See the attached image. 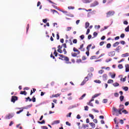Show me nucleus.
Wrapping results in <instances>:
<instances>
[{"label":"nucleus","mask_w":129,"mask_h":129,"mask_svg":"<svg viewBox=\"0 0 129 129\" xmlns=\"http://www.w3.org/2000/svg\"><path fill=\"white\" fill-rule=\"evenodd\" d=\"M120 108L117 110V109L114 107L112 108L113 111L114 112L118 113L119 114H122L121 111H122V109H124V106L123 105H120L119 106Z\"/></svg>","instance_id":"1"},{"label":"nucleus","mask_w":129,"mask_h":129,"mask_svg":"<svg viewBox=\"0 0 129 129\" xmlns=\"http://www.w3.org/2000/svg\"><path fill=\"white\" fill-rule=\"evenodd\" d=\"M61 58H62L61 60L66 61L67 64H71V62L69 61V57L63 55V56L61 57Z\"/></svg>","instance_id":"2"},{"label":"nucleus","mask_w":129,"mask_h":129,"mask_svg":"<svg viewBox=\"0 0 129 129\" xmlns=\"http://www.w3.org/2000/svg\"><path fill=\"white\" fill-rule=\"evenodd\" d=\"M98 5H99V3L98 1H96L90 4V8H95V7L98 6Z\"/></svg>","instance_id":"3"},{"label":"nucleus","mask_w":129,"mask_h":129,"mask_svg":"<svg viewBox=\"0 0 129 129\" xmlns=\"http://www.w3.org/2000/svg\"><path fill=\"white\" fill-rule=\"evenodd\" d=\"M114 15V11H109L106 13V17L109 18V17H112Z\"/></svg>","instance_id":"4"},{"label":"nucleus","mask_w":129,"mask_h":129,"mask_svg":"<svg viewBox=\"0 0 129 129\" xmlns=\"http://www.w3.org/2000/svg\"><path fill=\"white\" fill-rule=\"evenodd\" d=\"M92 46V44H89L87 46V51L86 52V55L88 56V57L89 56V51L90 50V47H91Z\"/></svg>","instance_id":"5"},{"label":"nucleus","mask_w":129,"mask_h":129,"mask_svg":"<svg viewBox=\"0 0 129 129\" xmlns=\"http://www.w3.org/2000/svg\"><path fill=\"white\" fill-rule=\"evenodd\" d=\"M18 97L16 96H13L11 98V102H13V103H15L17 100H18Z\"/></svg>","instance_id":"6"},{"label":"nucleus","mask_w":129,"mask_h":129,"mask_svg":"<svg viewBox=\"0 0 129 129\" xmlns=\"http://www.w3.org/2000/svg\"><path fill=\"white\" fill-rule=\"evenodd\" d=\"M115 55V52L114 51H111L108 53V56H109V57H113V56H114Z\"/></svg>","instance_id":"7"},{"label":"nucleus","mask_w":129,"mask_h":129,"mask_svg":"<svg viewBox=\"0 0 129 129\" xmlns=\"http://www.w3.org/2000/svg\"><path fill=\"white\" fill-rule=\"evenodd\" d=\"M121 49V46H118L115 49V51L116 52H117V53H119V51Z\"/></svg>","instance_id":"8"},{"label":"nucleus","mask_w":129,"mask_h":129,"mask_svg":"<svg viewBox=\"0 0 129 129\" xmlns=\"http://www.w3.org/2000/svg\"><path fill=\"white\" fill-rule=\"evenodd\" d=\"M73 51L74 52H76L77 54H80V51L77 49V48H76V47H74Z\"/></svg>","instance_id":"9"},{"label":"nucleus","mask_w":129,"mask_h":129,"mask_svg":"<svg viewBox=\"0 0 129 129\" xmlns=\"http://www.w3.org/2000/svg\"><path fill=\"white\" fill-rule=\"evenodd\" d=\"M13 116H14V115L9 114L7 116L6 118L7 119H10L11 118H12V117H13Z\"/></svg>","instance_id":"10"},{"label":"nucleus","mask_w":129,"mask_h":129,"mask_svg":"<svg viewBox=\"0 0 129 129\" xmlns=\"http://www.w3.org/2000/svg\"><path fill=\"white\" fill-rule=\"evenodd\" d=\"M82 2H83L84 4H88V3L91 2V0H82Z\"/></svg>","instance_id":"11"},{"label":"nucleus","mask_w":129,"mask_h":129,"mask_svg":"<svg viewBox=\"0 0 129 129\" xmlns=\"http://www.w3.org/2000/svg\"><path fill=\"white\" fill-rule=\"evenodd\" d=\"M118 45H119V42H116L113 44V47H117V46H118Z\"/></svg>","instance_id":"12"},{"label":"nucleus","mask_w":129,"mask_h":129,"mask_svg":"<svg viewBox=\"0 0 129 129\" xmlns=\"http://www.w3.org/2000/svg\"><path fill=\"white\" fill-rule=\"evenodd\" d=\"M87 104L88 105H89L90 106H92V107H93V103H92V102H91V101L87 103Z\"/></svg>","instance_id":"13"},{"label":"nucleus","mask_w":129,"mask_h":129,"mask_svg":"<svg viewBox=\"0 0 129 129\" xmlns=\"http://www.w3.org/2000/svg\"><path fill=\"white\" fill-rule=\"evenodd\" d=\"M85 96H86V94H84L80 98H79V100H82Z\"/></svg>","instance_id":"14"},{"label":"nucleus","mask_w":129,"mask_h":129,"mask_svg":"<svg viewBox=\"0 0 129 129\" xmlns=\"http://www.w3.org/2000/svg\"><path fill=\"white\" fill-rule=\"evenodd\" d=\"M84 46V44H82V45H80V48H79V50H82V51H84L85 49L83 48V46Z\"/></svg>","instance_id":"15"},{"label":"nucleus","mask_w":129,"mask_h":129,"mask_svg":"<svg viewBox=\"0 0 129 129\" xmlns=\"http://www.w3.org/2000/svg\"><path fill=\"white\" fill-rule=\"evenodd\" d=\"M90 125H91V126H92V127H93V128H94V127H95V124L93 122H90L89 123Z\"/></svg>","instance_id":"16"},{"label":"nucleus","mask_w":129,"mask_h":129,"mask_svg":"<svg viewBox=\"0 0 129 129\" xmlns=\"http://www.w3.org/2000/svg\"><path fill=\"white\" fill-rule=\"evenodd\" d=\"M78 55H79V54H77V53H75V52L72 53V56L73 57H77Z\"/></svg>","instance_id":"17"},{"label":"nucleus","mask_w":129,"mask_h":129,"mask_svg":"<svg viewBox=\"0 0 129 129\" xmlns=\"http://www.w3.org/2000/svg\"><path fill=\"white\" fill-rule=\"evenodd\" d=\"M103 79L104 80H106L107 79V75L104 74L103 75Z\"/></svg>","instance_id":"18"},{"label":"nucleus","mask_w":129,"mask_h":129,"mask_svg":"<svg viewBox=\"0 0 129 129\" xmlns=\"http://www.w3.org/2000/svg\"><path fill=\"white\" fill-rule=\"evenodd\" d=\"M101 93H99V94H95L94 96H93V98H95L96 97H98V96H99V95H101Z\"/></svg>","instance_id":"19"},{"label":"nucleus","mask_w":129,"mask_h":129,"mask_svg":"<svg viewBox=\"0 0 129 129\" xmlns=\"http://www.w3.org/2000/svg\"><path fill=\"white\" fill-rule=\"evenodd\" d=\"M124 99V96H123V95L120 96V97H119V99H120L121 102L123 101Z\"/></svg>","instance_id":"20"},{"label":"nucleus","mask_w":129,"mask_h":129,"mask_svg":"<svg viewBox=\"0 0 129 129\" xmlns=\"http://www.w3.org/2000/svg\"><path fill=\"white\" fill-rule=\"evenodd\" d=\"M58 123H60V120H55L53 121V124H58Z\"/></svg>","instance_id":"21"},{"label":"nucleus","mask_w":129,"mask_h":129,"mask_svg":"<svg viewBox=\"0 0 129 129\" xmlns=\"http://www.w3.org/2000/svg\"><path fill=\"white\" fill-rule=\"evenodd\" d=\"M53 55H54L55 57H57V56H58V53L57 52V50H56V49L54 50Z\"/></svg>","instance_id":"22"},{"label":"nucleus","mask_w":129,"mask_h":129,"mask_svg":"<svg viewBox=\"0 0 129 129\" xmlns=\"http://www.w3.org/2000/svg\"><path fill=\"white\" fill-rule=\"evenodd\" d=\"M20 94H22V95H27V92H26V91H21L20 92Z\"/></svg>","instance_id":"23"},{"label":"nucleus","mask_w":129,"mask_h":129,"mask_svg":"<svg viewBox=\"0 0 129 129\" xmlns=\"http://www.w3.org/2000/svg\"><path fill=\"white\" fill-rule=\"evenodd\" d=\"M26 100V102H27L28 100H29V101L31 102L32 101V99L30 98V97H28L27 98H25Z\"/></svg>","instance_id":"24"},{"label":"nucleus","mask_w":129,"mask_h":129,"mask_svg":"<svg viewBox=\"0 0 129 129\" xmlns=\"http://www.w3.org/2000/svg\"><path fill=\"white\" fill-rule=\"evenodd\" d=\"M122 88L123 90H125V91H127V90H128V87H122Z\"/></svg>","instance_id":"25"},{"label":"nucleus","mask_w":129,"mask_h":129,"mask_svg":"<svg viewBox=\"0 0 129 129\" xmlns=\"http://www.w3.org/2000/svg\"><path fill=\"white\" fill-rule=\"evenodd\" d=\"M32 105H29L27 106V107H24L23 108V109H28L29 108V107H32Z\"/></svg>","instance_id":"26"},{"label":"nucleus","mask_w":129,"mask_h":129,"mask_svg":"<svg viewBox=\"0 0 129 129\" xmlns=\"http://www.w3.org/2000/svg\"><path fill=\"white\" fill-rule=\"evenodd\" d=\"M88 27H89V22H86L85 23V28L87 29V28H88Z\"/></svg>","instance_id":"27"},{"label":"nucleus","mask_w":129,"mask_h":129,"mask_svg":"<svg viewBox=\"0 0 129 129\" xmlns=\"http://www.w3.org/2000/svg\"><path fill=\"white\" fill-rule=\"evenodd\" d=\"M59 96H60V94H56L52 96V97H59Z\"/></svg>","instance_id":"28"},{"label":"nucleus","mask_w":129,"mask_h":129,"mask_svg":"<svg viewBox=\"0 0 129 129\" xmlns=\"http://www.w3.org/2000/svg\"><path fill=\"white\" fill-rule=\"evenodd\" d=\"M94 82L95 83H98L99 84H100V83H101V81L99 80H96L94 81Z\"/></svg>","instance_id":"29"},{"label":"nucleus","mask_w":129,"mask_h":129,"mask_svg":"<svg viewBox=\"0 0 129 129\" xmlns=\"http://www.w3.org/2000/svg\"><path fill=\"white\" fill-rule=\"evenodd\" d=\"M113 86H114L115 87H116L117 86H119V84H118V83H115L114 84H113Z\"/></svg>","instance_id":"30"},{"label":"nucleus","mask_w":129,"mask_h":129,"mask_svg":"<svg viewBox=\"0 0 129 129\" xmlns=\"http://www.w3.org/2000/svg\"><path fill=\"white\" fill-rule=\"evenodd\" d=\"M126 77H125L124 78H121L120 79V81H123V82H125L126 80Z\"/></svg>","instance_id":"31"},{"label":"nucleus","mask_w":129,"mask_h":129,"mask_svg":"<svg viewBox=\"0 0 129 129\" xmlns=\"http://www.w3.org/2000/svg\"><path fill=\"white\" fill-rule=\"evenodd\" d=\"M29 29H30V24H27L26 27V33H28V31H29Z\"/></svg>","instance_id":"32"},{"label":"nucleus","mask_w":129,"mask_h":129,"mask_svg":"<svg viewBox=\"0 0 129 129\" xmlns=\"http://www.w3.org/2000/svg\"><path fill=\"white\" fill-rule=\"evenodd\" d=\"M118 68H119V69H122L123 68V67L122 66V64H119L118 66Z\"/></svg>","instance_id":"33"},{"label":"nucleus","mask_w":129,"mask_h":129,"mask_svg":"<svg viewBox=\"0 0 129 129\" xmlns=\"http://www.w3.org/2000/svg\"><path fill=\"white\" fill-rule=\"evenodd\" d=\"M45 120H43L42 121H38V123H40V124H43L45 123Z\"/></svg>","instance_id":"34"},{"label":"nucleus","mask_w":129,"mask_h":129,"mask_svg":"<svg viewBox=\"0 0 129 129\" xmlns=\"http://www.w3.org/2000/svg\"><path fill=\"white\" fill-rule=\"evenodd\" d=\"M51 12H52L53 14H58V12L55 10H51Z\"/></svg>","instance_id":"35"},{"label":"nucleus","mask_w":129,"mask_h":129,"mask_svg":"<svg viewBox=\"0 0 129 129\" xmlns=\"http://www.w3.org/2000/svg\"><path fill=\"white\" fill-rule=\"evenodd\" d=\"M96 58H97L96 55H93L90 57V59L91 60H93V59H96Z\"/></svg>","instance_id":"36"},{"label":"nucleus","mask_w":129,"mask_h":129,"mask_svg":"<svg viewBox=\"0 0 129 129\" xmlns=\"http://www.w3.org/2000/svg\"><path fill=\"white\" fill-rule=\"evenodd\" d=\"M107 83H113V80L111 79H109L108 80Z\"/></svg>","instance_id":"37"},{"label":"nucleus","mask_w":129,"mask_h":129,"mask_svg":"<svg viewBox=\"0 0 129 129\" xmlns=\"http://www.w3.org/2000/svg\"><path fill=\"white\" fill-rule=\"evenodd\" d=\"M110 47H111V44L110 43H108L106 45V48H107L108 49H109Z\"/></svg>","instance_id":"38"},{"label":"nucleus","mask_w":129,"mask_h":129,"mask_svg":"<svg viewBox=\"0 0 129 129\" xmlns=\"http://www.w3.org/2000/svg\"><path fill=\"white\" fill-rule=\"evenodd\" d=\"M22 111H24V109H22V110H20L16 112L17 114H19V113H21V112H22Z\"/></svg>","instance_id":"39"},{"label":"nucleus","mask_w":129,"mask_h":129,"mask_svg":"<svg viewBox=\"0 0 129 129\" xmlns=\"http://www.w3.org/2000/svg\"><path fill=\"white\" fill-rule=\"evenodd\" d=\"M89 116H90V117H91L92 119H94V116L92 114H89Z\"/></svg>","instance_id":"40"},{"label":"nucleus","mask_w":129,"mask_h":129,"mask_svg":"<svg viewBox=\"0 0 129 129\" xmlns=\"http://www.w3.org/2000/svg\"><path fill=\"white\" fill-rule=\"evenodd\" d=\"M33 102H36V98L35 97V96H34L32 97V99Z\"/></svg>","instance_id":"41"},{"label":"nucleus","mask_w":129,"mask_h":129,"mask_svg":"<svg viewBox=\"0 0 129 129\" xmlns=\"http://www.w3.org/2000/svg\"><path fill=\"white\" fill-rule=\"evenodd\" d=\"M73 43L74 44H77V39H75L73 40Z\"/></svg>","instance_id":"42"},{"label":"nucleus","mask_w":129,"mask_h":129,"mask_svg":"<svg viewBox=\"0 0 129 129\" xmlns=\"http://www.w3.org/2000/svg\"><path fill=\"white\" fill-rule=\"evenodd\" d=\"M122 112L124 113V114H126L128 113V112H127V111H126V110H124L122 111Z\"/></svg>","instance_id":"43"},{"label":"nucleus","mask_w":129,"mask_h":129,"mask_svg":"<svg viewBox=\"0 0 129 129\" xmlns=\"http://www.w3.org/2000/svg\"><path fill=\"white\" fill-rule=\"evenodd\" d=\"M74 9H75L74 7H72V6L68 7L69 10H74Z\"/></svg>","instance_id":"44"},{"label":"nucleus","mask_w":129,"mask_h":129,"mask_svg":"<svg viewBox=\"0 0 129 129\" xmlns=\"http://www.w3.org/2000/svg\"><path fill=\"white\" fill-rule=\"evenodd\" d=\"M125 32H129V25L125 28Z\"/></svg>","instance_id":"45"},{"label":"nucleus","mask_w":129,"mask_h":129,"mask_svg":"<svg viewBox=\"0 0 129 129\" xmlns=\"http://www.w3.org/2000/svg\"><path fill=\"white\" fill-rule=\"evenodd\" d=\"M80 38L82 39L83 40V39H84V38H85V36H84V35H82L80 36Z\"/></svg>","instance_id":"46"},{"label":"nucleus","mask_w":129,"mask_h":129,"mask_svg":"<svg viewBox=\"0 0 129 129\" xmlns=\"http://www.w3.org/2000/svg\"><path fill=\"white\" fill-rule=\"evenodd\" d=\"M82 62V60L81 59H78L77 60V63H81Z\"/></svg>","instance_id":"47"},{"label":"nucleus","mask_w":129,"mask_h":129,"mask_svg":"<svg viewBox=\"0 0 129 129\" xmlns=\"http://www.w3.org/2000/svg\"><path fill=\"white\" fill-rule=\"evenodd\" d=\"M122 55H123V57H128V53H126L125 54H123Z\"/></svg>","instance_id":"48"},{"label":"nucleus","mask_w":129,"mask_h":129,"mask_svg":"<svg viewBox=\"0 0 129 129\" xmlns=\"http://www.w3.org/2000/svg\"><path fill=\"white\" fill-rule=\"evenodd\" d=\"M69 43H70V44L71 45H73V43H72V40H71V39H69Z\"/></svg>","instance_id":"49"},{"label":"nucleus","mask_w":129,"mask_h":129,"mask_svg":"<svg viewBox=\"0 0 129 129\" xmlns=\"http://www.w3.org/2000/svg\"><path fill=\"white\" fill-rule=\"evenodd\" d=\"M104 72V71L102 70H101L100 71H99L98 73H99L100 74H102V73H103Z\"/></svg>","instance_id":"50"},{"label":"nucleus","mask_w":129,"mask_h":129,"mask_svg":"<svg viewBox=\"0 0 129 129\" xmlns=\"http://www.w3.org/2000/svg\"><path fill=\"white\" fill-rule=\"evenodd\" d=\"M114 95L115 97H118V95H119L118 94V93H115Z\"/></svg>","instance_id":"51"},{"label":"nucleus","mask_w":129,"mask_h":129,"mask_svg":"<svg viewBox=\"0 0 129 129\" xmlns=\"http://www.w3.org/2000/svg\"><path fill=\"white\" fill-rule=\"evenodd\" d=\"M84 108H85V110L88 111L89 107H88V106H86L84 107Z\"/></svg>","instance_id":"52"},{"label":"nucleus","mask_w":129,"mask_h":129,"mask_svg":"<svg viewBox=\"0 0 129 129\" xmlns=\"http://www.w3.org/2000/svg\"><path fill=\"white\" fill-rule=\"evenodd\" d=\"M57 52H58L59 53H62L63 52L62 51V50L60 49V48H59L57 49Z\"/></svg>","instance_id":"53"},{"label":"nucleus","mask_w":129,"mask_h":129,"mask_svg":"<svg viewBox=\"0 0 129 129\" xmlns=\"http://www.w3.org/2000/svg\"><path fill=\"white\" fill-rule=\"evenodd\" d=\"M92 111H94V112H97V113L99 112V111H98V110H96L95 109H93Z\"/></svg>","instance_id":"54"},{"label":"nucleus","mask_w":129,"mask_h":129,"mask_svg":"<svg viewBox=\"0 0 129 129\" xmlns=\"http://www.w3.org/2000/svg\"><path fill=\"white\" fill-rule=\"evenodd\" d=\"M66 123L67 125H69V126H71V123H69V121H67V122H66Z\"/></svg>","instance_id":"55"},{"label":"nucleus","mask_w":129,"mask_h":129,"mask_svg":"<svg viewBox=\"0 0 129 129\" xmlns=\"http://www.w3.org/2000/svg\"><path fill=\"white\" fill-rule=\"evenodd\" d=\"M85 80V81H86V82L87 81H88V80H89V79L88 78V77H86L85 78V80Z\"/></svg>","instance_id":"56"},{"label":"nucleus","mask_w":129,"mask_h":129,"mask_svg":"<svg viewBox=\"0 0 129 129\" xmlns=\"http://www.w3.org/2000/svg\"><path fill=\"white\" fill-rule=\"evenodd\" d=\"M61 46L63 47V48H67V46L66 45V43L62 44Z\"/></svg>","instance_id":"57"},{"label":"nucleus","mask_w":129,"mask_h":129,"mask_svg":"<svg viewBox=\"0 0 129 129\" xmlns=\"http://www.w3.org/2000/svg\"><path fill=\"white\" fill-rule=\"evenodd\" d=\"M120 44H121L122 45H124V44H125V41L122 40L120 41Z\"/></svg>","instance_id":"58"},{"label":"nucleus","mask_w":129,"mask_h":129,"mask_svg":"<svg viewBox=\"0 0 129 129\" xmlns=\"http://www.w3.org/2000/svg\"><path fill=\"white\" fill-rule=\"evenodd\" d=\"M124 36H125L124 34L122 33V34L120 35V38H124Z\"/></svg>","instance_id":"59"},{"label":"nucleus","mask_w":129,"mask_h":129,"mask_svg":"<svg viewBox=\"0 0 129 129\" xmlns=\"http://www.w3.org/2000/svg\"><path fill=\"white\" fill-rule=\"evenodd\" d=\"M85 83H86V81H85V80H84V81L82 82L81 85H84V84H85Z\"/></svg>","instance_id":"60"},{"label":"nucleus","mask_w":129,"mask_h":129,"mask_svg":"<svg viewBox=\"0 0 129 129\" xmlns=\"http://www.w3.org/2000/svg\"><path fill=\"white\" fill-rule=\"evenodd\" d=\"M98 34L96 32H94L93 33V36H94L95 37H96V36H97Z\"/></svg>","instance_id":"61"},{"label":"nucleus","mask_w":129,"mask_h":129,"mask_svg":"<svg viewBox=\"0 0 129 129\" xmlns=\"http://www.w3.org/2000/svg\"><path fill=\"white\" fill-rule=\"evenodd\" d=\"M82 59L83 60H84L86 59V56H83L82 57Z\"/></svg>","instance_id":"62"},{"label":"nucleus","mask_w":129,"mask_h":129,"mask_svg":"<svg viewBox=\"0 0 129 129\" xmlns=\"http://www.w3.org/2000/svg\"><path fill=\"white\" fill-rule=\"evenodd\" d=\"M111 78H114L115 77V74H114L111 76Z\"/></svg>","instance_id":"63"},{"label":"nucleus","mask_w":129,"mask_h":129,"mask_svg":"<svg viewBox=\"0 0 129 129\" xmlns=\"http://www.w3.org/2000/svg\"><path fill=\"white\" fill-rule=\"evenodd\" d=\"M42 128L43 129H48V127L46 126H43L42 127Z\"/></svg>","instance_id":"64"}]
</instances>
